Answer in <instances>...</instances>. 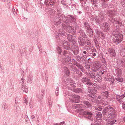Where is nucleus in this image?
<instances>
[{"label":"nucleus","instance_id":"obj_1","mask_svg":"<svg viewBox=\"0 0 125 125\" xmlns=\"http://www.w3.org/2000/svg\"><path fill=\"white\" fill-rule=\"evenodd\" d=\"M108 20V23H113L115 28V30L112 32V34L115 37L113 39V40L114 42L117 45L123 40V37L122 34L120 33L118 30L119 29L124 26V24L122 23V21L116 19L114 17L109 18Z\"/></svg>","mask_w":125,"mask_h":125},{"label":"nucleus","instance_id":"obj_2","mask_svg":"<svg viewBox=\"0 0 125 125\" xmlns=\"http://www.w3.org/2000/svg\"><path fill=\"white\" fill-rule=\"evenodd\" d=\"M114 106L113 105H108L105 106L103 108L102 112V114L104 115H105L107 113L108 114L107 116L108 118H113L116 117L117 115V112L114 109Z\"/></svg>","mask_w":125,"mask_h":125},{"label":"nucleus","instance_id":"obj_3","mask_svg":"<svg viewBox=\"0 0 125 125\" xmlns=\"http://www.w3.org/2000/svg\"><path fill=\"white\" fill-rule=\"evenodd\" d=\"M55 39L59 45L62 47L63 48L68 50H71V46L73 44L72 43L71 44L66 41H62L57 35H56Z\"/></svg>","mask_w":125,"mask_h":125},{"label":"nucleus","instance_id":"obj_4","mask_svg":"<svg viewBox=\"0 0 125 125\" xmlns=\"http://www.w3.org/2000/svg\"><path fill=\"white\" fill-rule=\"evenodd\" d=\"M105 16V14H103L101 12L98 16H95L94 17V19L97 24L99 25L102 23V22L104 20Z\"/></svg>","mask_w":125,"mask_h":125},{"label":"nucleus","instance_id":"obj_5","mask_svg":"<svg viewBox=\"0 0 125 125\" xmlns=\"http://www.w3.org/2000/svg\"><path fill=\"white\" fill-rule=\"evenodd\" d=\"M89 38L84 39L81 36H79L77 38V41L79 45L81 47H83L86 42L89 41Z\"/></svg>","mask_w":125,"mask_h":125},{"label":"nucleus","instance_id":"obj_6","mask_svg":"<svg viewBox=\"0 0 125 125\" xmlns=\"http://www.w3.org/2000/svg\"><path fill=\"white\" fill-rule=\"evenodd\" d=\"M83 105L85 107V110L88 109L89 108H90L92 106V104L91 103V102L88 100V99H84L82 101Z\"/></svg>","mask_w":125,"mask_h":125},{"label":"nucleus","instance_id":"obj_7","mask_svg":"<svg viewBox=\"0 0 125 125\" xmlns=\"http://www.w3.org/2000/svg\"><path fill=\"white\" fill-rule=\"evenodd\" d=\"M68 67L71 71V73L74 75L76 74L79 69H78L75 67L74 65L72 63H70L68 64Z\"/></svg>","mask_w":125,"mask_h":125},{"label":"nucleus","instance_id":"obj_8","mask_svg":"<svg viewBox=\"0 0 125 125\" xmlns=\"http://www.w3.org/2000/svg\"><path fill=\"white\" fill-rule=\"evenodd\" d=\"M89 90L88 92L90 93L88 94L89 96L93 98H95L96 96L95 94L97 91L95 87H91L89 88Z\"/></svg>","mask_w":125,"mask_h":125},{"label":"nucleus","instance_id":"obj_9","mask_svg":"<svg viewBox=\"0 0 125 125\" xmlns=\"http://www.w3.org/2000/svg\"><path fill=\"white\" fill-rule=\"evenodd\" d=\"M80 98V96L74 94L71 96L69 99L71 102L78 103L79 102Z\"/></svg>","mask_w":125,"mask_h":125},{"label":"nucleus","instance_id":"obj_10","mask_svg":"<svg viewBox=\"0 0 125 125\" xmlns=\"http://www.w3.org/2000/svg\"><path fill=\"white\" fill-rule=\"evenodd\" d=\"M83 115L85 118L92 121L93 119V113L90 111H84L82 115Z\"/></svg>","mask_w":125,"mask_h":125},{"label":"nucleus","instance_id":"obj_11","mask_svg":"<svg viewBox=\"0 0 125 125\" xmlns=\"http://www.w3.org/2000/svg\"><path fill=\"white\" fill-rule=\"evenodd\" d=\"M74 55H78L79 52V47L73 44L71 46V49Z\"/></svg>","mask_w":125,"mask_h":125},{"label":"nucleus","instance_id":"obj_12","mask_svg":"<svg viewBox=\"0 0 125 125\" xmlns=\"http://www.w3.org/2000/svg\"><path fill=\"white\" fill-rule=\"evenodd\" d=\"M107 51L110 57H115L116 56L115 51L114 48L112 47L109 48L107 49Z\"/></svg>","mask_w":125,"mask_h":125},{"label":"nucleus","instance_id":"obj_13","mask_svg":"<svg viewBox=\"0 0 125 125\" xmlns=\"http://www.w3.org/2000/svg\"><path fill=\"white\" fill-rule=\"evenodd\" d=\"M81 80V82L85 84L89 85H91L92 84L89 79L87 77H83Z\"/></svg>","mask_w":125,"mask_h":125},{"label":"nucleus","instance_id":"obj_14","mask_svg":"<svg viewBox=\"0 0 125 125\" xmlns=\"http://www.w3.org/2000/svg\"><path fill=\"white\" fill-rule=\"evenodd\" d=\"M92 45L89 39V41L87 42L85 45L82 47L83 49L87 51L91 50L92 48Z\"/></svg>","mask_w":125,"mask_h":125},{"label":"nucleus","instance_id":"obj_15","mask_svg":"<svg viewBox=\"0 0 125 125\" xmlns=\"http://www.w3.org/2000/svg\"><path fill=\"white\" fill-rule=\"evenodd\" d=\"M78 35L83 37L84 39L88 38V36L86 34L85 32L82 29L78 31L77 32Z\"/></svg>","mask_w":125,"mask_h":125},{"label":"nucleus","instance_id":"obj_16","mask_svg":"<svg viewBox=\"0 0 125 125\" xmlns=\"http://www.w3.org/2000/svg\"><path fill=\"white\" fill-rule=\"evenodd\" d=\"M67 37L68 40L71 43L74 44L76 43V41L74 37L69 34L67 35Z\"/></svg>","mask_w":125,"mask_h":125},{"label":"nucleus","instance_id":"obj_17","mask_svg":"<svg viewBox=\"0 0 125 125\" xmlns=\"http://www.w3.org/2000/svg\"><path fill=\"white\" fill-rule=\"evenodd\" d=\"M94 66V70L92 69V70L94 72H96L101 67V64L100 62H96L95 63Z\"/></svg>","mask_w":125,"mask_h":125},{"label":"nucleus","instance_id":"obj_18","mask_svg":"<svg viewBox=\"0 0 125 125\" xmlns=\"http://www.w3.org/2000/svg\"><path fill=\"white\" fill-rule=\"evenodd\" d=\"M117 13V12L115 10H108V14L109 18L113 17L115 16Z\"/></svg>","mask_w":125,"mask_h":125},{"label":"nucleus","instance_id":"obj_19","mask_svg":"<svg viewBox=\"0 0 125 125\" xmlns=\"http://www.w3.org/2000/svg\"><path fill=\"white\" fill-rule=\"evenodd\" d=\"M68 21L70 23H74L76 21V18L71 15H68Z\"/></svg>","mask_w":125,"mask_h":125},{"label":"nucleus","instance_id":"obj_20","mask_svg":"<svg viewBox=\"0 0 125 125\" xmlns=\"http://www.w3.org/2000/svg\"><path fill=\"white\" fill-rule=\"evenodd\" d=\"M102 30L104 32H106L109 30V25L107 22H105L103 24Z\"/></svg>","mask_w":125,"mask_h":125},{"label":"nucleus","instance_id":"obj_21","mask_svg":"<svg viewBox=\"0 0 125 125\" xmlns=\"http://www.w3.org/2000/svg\"><path fill=\"white\" fill-rule=\"evenodd\" d=\"M90 2H91L92 4V6L93 8L95 9H98V3L97 0H89Z\"/></svg>","mask_w":125,"mask_h":125},{"label":"nucleus","instance_id":"obj_22","mask_svg":"<svg viewBox=\"0 0 125 125\" xmlns=\"http://www.w3.org/2000/svg\"><path fill=\"white\" fill-rule=\"evenodd\" d=\"M68 32L73 34H74L76 33V31L75 30L73 26H70L67 28Z\"/></svg>","mask_w":125,"mask_h":125},{"label":"nucleus","instance_id":"obj_23","mask_svg":"<svg viewBox=\"0 0 125 125\" xmlns=\"http://www.w3.org/2000/svg\"><path fill=\"white\" fill-rule=\"evenodd\" d=\"M67 83H70V84L71 86L72 87H75L76 86V84L74 82L73 79L71 78H68L67 80L66 81V82Z\"/></svg>","mask_w":125,"mask_h":125},{"label":"nucleus","instance_id":"obj_24","mask_svg":"<svg viewBox=\"0 0 125 125\" xmlns=\"http://www.w3.org/2000/svg\"><path fill=\"white\" fill-rule=\"evenodd\" d=\"M54 23L55 24L58 25L61 23V20L58 16L56 17L54 20Z\"/></svg>","mask_w":125,"mask_h":125},{"label":"nucleus","instance_id":"obj_25","mask_svg":"<svg viewBox=\"0 0 125 125\" xmlns=\"http://www.w3.org/2000/svg\"><path fill=\"white\" fill-rule=\"evenodd\" d=\"M89 37L91 38L94 36V32L91 28L85 31Z\"/></svg>","mask_w":125,"mask_h":125},{"label":"nucleus","instance_id":"obj_26","mask_svg":"<svg viewBox=\"0 0 125 125\" xmlns=\"http://www.w3.org/2000/svg\"><path fill=\"white\" fill-rule=\"evenodd\" d=\"M62 25L64 28L67 29L68 27L70 26V22L68 21V20L65 21H64L62 24Z\"/></svg>","mask_w":125,"mask_h":125},{"label":"nucleus","instance_id":"obj_27","mask_svg":"<svg viewBox=\"0 0 125 125\" xmlns=\"http://www.w3.org/2000/svg\"><path fill=\"white\" fill-rule=\"evenodd\" d=\"M83 28L85 31L88 30V29L91 28L89 23L87 21L83 22Z\"/></svg>","mask_w":125,"mask_h":125},{"label":"nucleus","instance_id":"obj_28","mask_svg":"<svg viewBox=\"0 0 125 125\" xmlns=\"http://www.w3.org/2000/svg\"><path fill=\"white\" fill-rule=\"evenodd\" d=\"M58 32L59 34H58L56 32L55 33V36L56 35H58V36H59V34L61 36H64L65 35V34H66V33L65 32V31L63 30H59L58 31ZM59 37L60 38V37Z\"/></svg>","mask_w":125,"mask_h":125},{"label":"nucleus","instance_id":"obj_29","mask_svg":"<svg viewBox=\"0 0 125 125\" xmlns=\"http://www.w3.org/2000/svg\"><path fill=\"white\" fill-rule=\"evenodd\" d=\"M63 54L65 56V57L69 56H72V54L68 51L65 50L63 52Z\"/></svg>","mask_w":125,"mask_h":125},{"label":"nucleus","instance_id":"obj_30","mask_svg":"<svg viewBox=\"0 0 125 125\" xmlns=\"http://www.w3.org/2000/svg\"><path fill=\"white\" fill-rule=\"evenodd\" d=\"M115 97L117 101L119 103H121L123 102L124 100L123 99L121 95L117 94Z\"/></svg>","mask_w":125,"mask_h":125},{"label":"nucleus","instance_id":"obj_31","mask_svg":"<svg viewBox=\"0 0 125 125\" xmlns=\"http://www.w3.org/2000/svg\"><path fill=\"white\" fill-rule=\"evenodd\" d=\"M101 76H100L99 74L97 73L95 75L94 80L95 82H100L101 81Z\"/></svg>","mask_w":125,"mask_h":125},{"label":"nucleus","instance_id":"obj_32","mask_svg":"<svg viewBox=\"0 0 125 125\" xmlns=\"http://www.w3.org/2000/svg\"><path fill=\"white\" fill-rule=\"evenodd\" d=\"M125 61L124 60L121 58H118L117 60V62L118 65H121L123 66L124 64Z\"/></svg>","mask_w":125,"mask_h":125},{"label":"nucleus","instance_id":"obj_33","mask_svg":"<svg viewBox=\"0 0 125 125\" xmlns=\"http://www.w3.org/2000/svg\"><path fill=\"white\" fill-rule=\"evenodd\" d=\"M82 104H73L72 107L74 109L76 108H80L81 107Z\"/></svg>","mask_w":125,"mask_h":125},{"label":"nucleus","instance_id":"obj_34","mask_svg":"<svg viewBox=\"0 0 125 125\" xmlns=\"http://www.w3.org/2000/svg\"><path fill=\"white\" fill-rule=\"evenodd\" d=\"M44 92V91L43 90H42L41 91V95L39 96L37 95L38 99L39 100H40V102L41 103V99H42L43 97V95Z\"/></svg>","mask_w":125,"mask_h":125},{"label":"nucleus","instance_id":"obj_35","mask_svg":"<svg viewBox=\"0 0 125 125\" xmlns=\"http://www.w3.org/2000/svg\"><path fill=\"white\" fill-rule=\"evenodd\" d=\"M115 79L118 82H122L123 81V78L121 75H118L115 78Z\"/></svg>","mask_w":125,"mask_h":125},{"label":"nucleus","instance_id":"obj_36","mask_svg":"<svg viewBox=\"0 0 125 125\" xmlns=\"http://www.w3.org/2000/svg\"><path fill=\"white\" fill-rule=\"evenodd\" d=\"M77 73L76 74H77V77H75L74 78L75 79H76L77 78H80V77L82 78L83 76V73L81 72L80 71V70L78 71Z\"/></svg>","mask_w":125,"mask_h":125},{"label":"nucleus","instance_id":"obj_37","mask_svg":"<svg viewBox=\"0 0 125 125\" xmlns=\"http://www.w3.org/2000/svg\"><path fill=\"white\" fill-rule=\"evenodd\" d=\"M72 56L74 57L77 61L80 62L81 58L80 56L79 55H74L72 54Z\"/></svg>","mask_w":125,"mask_h":125},{"label":"nucleus","instance_id":"obj_38","mask_svg":"<svg viewBox=\"0 0 125 125\" xmlns=\"http://www.w3.org/2000/svg\"><path fill=\"white\" fill-rule=\"evenodd\" d=\"M120 55L122 56H125V47L124 48H122L120 50Z\"/></svg>","mask_w":125,"mask_h":125},{"label":"nucleus","instance_id":"obj_39","mask_svg":"<svg viewBox=\"0 0 125 125\" xmlns=\"http://www.w3.org/2000/svg\"><path fill=\"white\" fill-rule=\"evenodd\" d=\"M81 51V54H82L83 56L87 57L89 55V52H87L86 51H83H83Z\"/></svg>","mask_w":125,"mask_h":125},{"label":"nucleus","instance_id":"obj_40","mask_svg":"<svg viewBox=\"0 0 125 125\" xmlns=\"http://www.w3.org/2000/svg\"><path fill=\"white\" fill-rule=\"evenodd\" d=\"M115 72L117 76L121 75V70L119 68L116 69Z\"/></svg>","mask_w":125,"mask_h":125},{"label":"nucleus","instance_id":"obj_41","mask_svg":"<svg viewBox=\"0 0 125 125\" xmlns=\"http://www.w3.org/2000/svg\"><path fill=\"white\" fill-rule=\"evenodd\" d=\"M102 94L103 96L106 98H107L109 96V93L108 91H105L102 93Z\"/></svg>","mask_w":125,"mask_h":125},{"label":"nucleus","instance_id":"obj_42","mask_svg":"<svg viewBox=\"0 0 125 125\" xmlns=\"http://www.w3.org/2000/svg\"><path fill=\"white\" fill-rule=\"evenodd\" d=\"M114 124V120L113 119H109L106 123V125H112Z\"/></svg>","mask_w":125,"mask_h":125},{"label":"nucleus","instance_id":"obj_43","mask_svg":"<svg viewBox=\"0 0 125 125\" xmlns=\"http://www.w3.org/2000/svg\"><path fill=\"white\" fill-rule=\"evenodd\" d=\"M64 59L65 61L68 62H71V56L65 57Z\"/></svg>","mask_w":125,"mask_h":125},{"label":"nucleus","instance_id":"obj_44","mask_svg":"<svg viewBox=\"0 0 125 125\" xmlns=\"http://www.w3.org/2000/svg\"><path fill=\"white\" fill-rule=\"evenodd\" d=\"M26 48H24L23 49L22 51H21L20 53L22 56V55H26Z\"/></svg>","mask_w":125,"mask_h":125},{"label":"nucleus","instance_id":"obj_45","mask_svg":"<svg viewBox=\"0 0 125 125\" xmlns=\"http://www.w3.org/2000/svg\"><path fill=\"white\" fill-rule=\"evenodd\" d=\"M98 35L100 38L102 39H104V33L101 31L100 32Z\"/></svg>","mask_w":125,"mask_h":125},{"label":"nucleus","instance_id":"obj_46","mask_svg":"<svg viewBox=\"0 0 125 125\" xmlns=\"http://www.w3.org/2000/svg\"><path fill=\"white\" fill-rule=\"evenodd\" d=\"M21 89L23 90V91L26 93H27L28 92L27 87L25 85H23L22 86Z\"/></svg>","mask_w":125,"mask_h":125},{"label":"nucleus","instance_id":"obj_47","mask_svg":"<svg viewBox=\"0 0 125 125\" xmlns=\"http://www.w3.org/2000/svg\"><path fill=\"white\" fill-rule=\"evenodd\" d=\"M64 69L65 70V72L66 74L68 76H69L70 74V72L69 70L66 67H64Z\"/></svg>","mask_w":125,"mask_h":125},{"label":"nucleus","instance_id":"obj_48","mask_svg":"<svg viewBox=\"0 0 125 125\" xmlns=\"http://www.w3.org/2000/svg\"><path fill=\"white\" fill-rule=\"evenodd\" d=\"M2 108L4 110H5L8 108V106L5 103H3L2 104Z\"/></svg>","mask_w":125,"mask_h":125},{"label":"nucleus","instance_id":"obj_49","mask_svg":"<svg viewBox=\"0 0 125 125\" xmlns=\"http://www.w3.org/2000/svg\"><path fill=\"white\" fill-rule=\"evenodd\" d=\"M105 80L106 81H107L110 82L111 83H114V81H115L114 78H105Z\"/></svg>","mask_w":125,"mask_h":125},{"label":"nucleus","instance_id":"obj_50","mask_svg":"<svg viewBox=\"0 0 125 125\" xmlns=\"http://www.w3.org/2000/svg\"><path fill=\"white\" fill-rule=\"evenodd\" d=\"M32 76L31 74H30L29 76H28V83H32Z\"/></svg>","mask_w":125,"mask_h":125},{"label":"nucleus","instance_id":"obj_51","mask_svg":"<svg viewBox=\"0 0 125 125\" xmlns=\"http://www.w3.org/2000/svg\"><path fill=\"white\" fill-rule=\"evenodd\" d=\"M74 91L76 93H81L82 92V89L80 88H76L74 90Z\"/></svg>","mask_w":125,"mask_h":125},{"label":"nucleus","instance_id":"obj_52","mask_svg":"<svg viewBox=\"0 0 125 125\" xmlns=\"http://www.w3.org/2000/svg\"><path fill=\"white\" fill-rule=\"evenodd\" d=\"M102 7L103 8H105L108 6V5L106 1L102 2Z\"/></svg>","mask_w":125,"mask_h":125},{"label":"nucleus","instance_id":"obj_53","mask_svg":"<svg viewBox=\"0 0 125 125\" xmlns=\"http://www.w3.org/2000/svg\"><path fill=\"white\" fill-rule=\"evenodd\" d=\"M47 1L49 2V5H53L55 4V2L53 0H46Z\"/></svg>","mask_w":125,"mask_h":125},{"label":"nucleus","instance_id":"obj_54","mask_svg":"<svg viewBox=\"0 0 125 125\" xmlns=\"http://www.w3.org/2000/svg\"><path fill=\"white\" fill-rule=\"evenodd\" d=\"M95 27V28H94L95 29H94V31L95 32V33L97 35H98L101 31L99 29H97V27H96V26Z\"/></svg>","mask_w":125,"mask_h":125},{"label":"nucleus","instance_id":"obj_55","mask_svg":"<svg viewBox=\"0 0 125 125\" xmlns=\"http://www.w3.org/2000/svg\"><path fill=\"white\" fill-rule=\"evenodd\" d=\"M75 28L76 31V32L80 30V29H81L80 27L77 24H75Z\"/></svg>","mask_w":125,"mask_h":125},{"label":"nucleus","instance_id":"obj_56","mask_svg":"<svg viewBox=\"0 0 125 125\" xmlns=\"http://www.w3.org/2000/svg\"><path fill=\"white\" fill-rule=\"evenodd\" d=\"M80 2L82 4L81 6H84V3L86 4V1L87 0H79Z\"/></svg>","mask_w":125,"mask_h":125},{"label":"nucleus","instance_id":"obj_57","mask_svg":"<svg viewBox=\"0 0 125 125\" xmlns=\"http://www.w3.org/2000/svg\"><path fill=\"white\" fill-rule=\"evenodd\" d=\"M90 74H89L90 76L92 78H94V79L95 76V74L94 73L91 72V71H90Z\"/></svg>","mask_w":125,"mask_h":125},{"label":"nucleus","instance_id":"obj_58","mask_svg":"<svg viewBox=\"0 0 125 125\" xmlns=\"http://www.w3.org/2000/svg\"><path fill=\"white\" fill-rule=\"evenodd\" d=\"M49 99L48 101V104L49 105V108L50 109L52 106V102L51 101L50 98H49Z\"/></svg>","mask_w":125,"mask_h":125},{"label":"nucleus","instance_id":"obj_59","mask_svg":"<svg viewBox=\"0 0 125 125\" xmlns=\"http://www.w3.org/2000/svg\"><path fill=\"white\" fill-rule=\"evenodd\" d=\"M98 73L99 74V75L101 76H104V71L102 70H100L99 72V73Z\"/></svg>","mask_w":125,"mask_h":125},{"label":"nucleus","instance_id":"obj_60","mask_svg":"<svg viewBox=\"0 0 125 125\" xmlns=\"http://www.w3.org/2000/svg\"><path fill=\"white\" fill-rule=\"evenodd\" d=\"M86 57L83 56L82 57V59L83 60V63H85L86 62L87 59L85 58Z\"/></svg>","mask_w":125,"mask_h":125},{"label":"nucleus","instance_id":"obj_61","mask_svg":"<svg viewBox=\"0 0 125 125\" xmlns=\"http://www.w3.org/2000/svg\"><path fill=\"white\" fill-rule=\"evenodd\" d=\"M62 18L63 20L65 21L68 20V16L67 17L64 15H63L62 16Z\"/></svg>","mask_w":125,"mask_h":125},{"label":"nucleus","instance_id":"obj_62","mask_svg":"<svg viewBox=\"0 0 125 125\" xmlns=\"http://www.w3.org/2000/svg\"><path fill=\"white\" fill-rule=\"evenodd\" d=\"M97 53V52H90L89 53L90 56H95L96 55V54Z\"/></svg>","mask_w":125,"mask_h":125},{"label":"nucleus","instance_id":"obj_63","mask_svg":"<svg viewBox=\"0 0 125 125\" xmlns=\"http://www.w3.org/2000/svg\"><path fill=\"white\" fill-rule=\"evenodd\" d=\"M96 115L98 117H101L102 116L101 113L99 112H96Z\"/></svg>","mask_w":125,"mask_h":125},{"label":"nucleus","instance_id":"obj_64","mask_svg":"<svg viewBox=\"0 0 125 125\" xmlns=\"http://www.w3.org/2000/svg\"><path fill=\"white\" fill-rule=\"evenodd\" d=\"M59 92V87H57L55 91V94L56 95V96H58V93Z\"/></svg>","mask_w":125,"mask_h":125}]
</instances>
